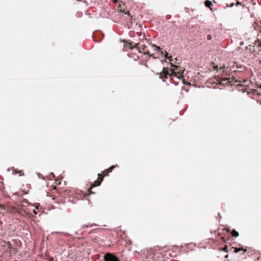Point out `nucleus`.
Returning a JSON list of instances; mask_svg holds the SVG:
<instances>
[{"instance_id":"f257e3e1","label":"nucleus","mask_w":261,"mask_h":261,"mask_svg":"<svg viewBox=\"0 0 261 261\" xmlns=\"http://www.w3.org/2000/svg\"><path fill=\"white\" fill-rule=\"evenodd\" d=\"M105 261H120L118 257H117L114 254L111 253H107L103 256Z\"/></svg>"},{"instance_id":"f03ea898","label":"nucleus","mask_w":261,"mask_h":261,"mask_svg":"<svg viewBox=\"0 0 261 261\" xmlns=\"http://www.w3.org/2000/svg\"><path fill=\"white\" fill-rule=\"evenodd\" d=\"M173 68L170 69V71L172 75L176 76L178 78H180V76H182L181 73L179 70H177L178 67L176 66H173Z\"/></svg>"},{"instance_id":"7ed1b4c3","label":"nucleus","mask_w":261,"mask_h":261,"mask_svg":"<svg viewBox=\"0 0 261 261\" xmlns=\"http://www.w3.org/2000/svg\"><path fill=\"white\" fill-rule=\"evenodd\" d=\"M231 251H232L233 252L238 253L239 252H242V254H244V252H246L247 251L246 249H244L243 248H234V247H231L230 248Z\"/></svg>"},{"instance_id":"20e7f679","label":"nucleus","mask_w":261,"mask_h":261,"mask_svg":"<svg viewBox=\"0 0 261 261\" xmlns=\"http://www.w3.org/2000/svg\"><path fill=\"white\" fill-rule=\"evenodd\" d=\"M151 48L153 50H159L161 55H164V51L161 50V48L159 46H158L156 45H152L151 46Z\"/></svg>"},{"instance_id":"39448f33","label":"nucleus","mask_w":261,"mask_h":261,"mask_svg":"<svg viewBox=\"0 0 261 261\" xmlns=\"http://www.w3.org/2000/svg\"><path fill=\"white\" fill-rule=\"evenodd\" d=\"M205 5L206 7L210 8L212 11L213 10V9L211 8V6H213V4L211 1L206 0L205 1Z\"/></svg>"},{"instance_id":"423d86ee","label":"nucleus","mask_w":261,"mask_h":261,"mask_svg":"<svg viewBox=\"0 0 261 261\" xmlns=\"http://www.w3.org/2000/svg\"><path fill=\"white\" fill-rule=\"evenodd\" d=\"M115 167V166L114 165H112L111 166H110L109 169H108L106 171V173L105 174V175H108V173L109 172H112V170Z\"/></svg>"},{"instance_id":"0eeeda50","label":"nucleus","mask_w":261,"mask_h":261,"mask_svg":"<svg viewBox=\"0 0 261 261\" xmlns=\"http://www.w3.org/2000/svg\"><path fill=\"white\" fill-rule=\"evenodd\" d=\"M231 234L233 237H237L239 236V232L236 230L233 229L232 231Z\"/></svg>"},{"instance_id":"6e6552de","label":"nucleus","mask_w":261,"mask_h":261,"mask_svg":"<svg viewBox=\"0 0 261 261\" xmlns=\"http://www.w3.org/2000/svg\"><path fill=\"white\" fill-rule=\"evenodd\" d=\"M101 180L100 181H99V180L95 181V182H94V186H99L100 185V184H101Z\"/></svg>"},{"instance_id":"1a4fd4ad","label":"nucleus","mask_w":261,"mask_h":261,"mask_svg":"<svg viewBox=\"0 0 261 261\" xmlns=\"http://www.w3.org/2000/svg\"><path fill=\"white\" fill-rule=\"evenodd\" d=\"M207 38L208 40H211L212 38V36L211 35H208L207 36Z\"/></svg>"},{"instance_id":"9d476101","label":"nucleus","mask_w":261,"mask_h":261,"mask_svg":"<svg viewBox=\"0 0 261 261\" xmlns=\"http://www.w3.org/2000/svg\"><path fill=\"white\" fill-rule=\"evenodd\" d=\"M229 79L228 78H223L221 79L222 81H228Z\"/></svg>"},{"instance_id":"9b49d317","label":"nucleus","mask_w":261,"mask_h":261,"mask_svg":"<svg viewBox=\"0 0 261 261\" xmlns=\"http://www.w3.org/2000/svg\"><path fill=\"white\" fill-rule=\"evenodd\" d=\"M227 248H228V246L225 245V247L223 248V250H224V251H226L227 252Z\"/></svg>"},{"instance_id":"f8f14e48","label":"nucleus","mask_w":261,"mask_h":261,"mask_svg":"<svg viewBox=\"0 0 261 261\" xmlns=\"http://www.w3.org/2000/svg\"><path fill=\"white\" fill-rule=\"evenodd\" d=\"M140 48H141V49H144V46H143V45H141V46H140Z\"/></svg>"},{"instance_id":"ddd939ff","label":"nucleus","mask_w":261,"mask_h":261,"mask_svg":"<svg viewBox=\"0 0 261 261\" xmlns=\"http://www.w3.org/2000/svg\"><path fill=\"white\" fill-rule=\"evenodd\" d=\"M33 213L35 214H37V212H36V210H33Z\"/></svg>"},{"instance_id":"4468645a","label":"nucleus","mask_w":261,"mask_h":261,"mask_svg":"<svg viewBox=\"0 0 261 261\" xmlns=\"http://www.w3.org/2000/svg\"><path fill=\"white\" fill-rule=\"evenodd\" d=\"M41 174L40 173H38V176L40 178Z\"/></svg>"},{"instance_id":"2eb2a0df","label":"nucleus","mask_w":261,"mask_h":261,"mask_svg":"<svg viewBox=\"0 0 261 261\" xmlns=\"http://www.w3.org/2000/svg\"><path fill=\"white\" fill-rule=\"evenodd\" d=\"M225 68V66H223V67H221L220 69H223Z\"/></svg>"},{"instance_id":"dca6fc26","label":"nucleus","mask_w":261,"mask_h":261,"mask_svg":"<svg viewBox=\"0 0 261 261\" xmlns=\"http://www.w3.org/2000/svg\"><path fill=\"white\" fill-rule=\"evenodd\" d=\"M240 4H241V3H240V2H238L237 3V5H240Z\"/></svg>"},{"instance_id":"f3484780","label":"nucleus","mask_w":261,"mask_h":261,"mask_svg":"<svg viewBox=\"0 0 261 261\" xmlns=\"http://www.w3.org/2000/svg\"><path fill=\"white\" fill-rule=\"evenodd\" d=\"M137 45H138V44H137V43L135 44V46H134V47H135V46H137Z\"/></svg>"},{"instance_id":"a211bd4d","label":"nucleus","mask_w":261,"mask_h":261,"mask_svg":"<svg viewBox=\"0 0 261 261\" xmlns=\"http://www.w3.org/2000/svg\"><path fill=\"white\" fill-rule=\"evenodd\" d=\"M146 54H149L148 52H146V53H144V55H146Z\"/></svg>"},{"instance_id":"6ab92c4d","label":"nucleus","mask_w":261,"mask_h":261,"mask_svg":"<svg viewBox=\"0 0 261 261\" xmlns=\"http://www.w3.org/2000/svg\"><path fill=\"white\" fill-rule=\"evenodd\" d=\"M218 65H217V66L215 67V68H216V69H218Z\"/></svg>"},{"instance_id":"aec40b11","label":"nucleus","mask_w":261,"mask_h":261,"mask_svg":"<svg viewBox=\"0 0 261 261\" xmlns=\"http://www.w3.org/2000/svg\"><path fill=\"white\" fill-rule=\"evenodd\" d=\"M225 257L226 258H227V257H228V255H226L225 256Z\"/></svg>"},{"instance_id":"412c9836","label":"nucleus","mask_w":261,"mask_h":261,"mask_svg":"<svg viewBox=\"0 0 261 261\" xmlns=\"http://www.w3.org/2000/svg\"><path fill=\"white\" fill-rule=\"evenodd\" d=\"M51 174L53 175V177H55V175H54L53 173H51Z\"/></svg>"},{"instance_id":"4be33fe9","label":"nucleus","mask_w":261,"mask_h":261,"mask_svg":"<svg viewBox=\"0 0 261 261\" xmlns=\"http://www.w3.org/2000/svg\"><path fill=\"white\" fill-rule=\"evenodd\" d=\"M233 5H234L233 4H231L230 6L232 7L233 6Z\"/></svg>"},{"instance_id":"5701e85b","label":"nucleus","mask_w":261,"mask_h":261,"mask_svg":"<svg viewBox=\"0 0 261 261\" xmlns=\"http://www.w3.org/2000/svg\"><path fill=\"white\" fill-rule=\"evenodd\" d=\"M165 53H166V55H167L168 54L166 53V51H165Z\"/></svg>"},{"instance_id":"b1692460","label":"nucleus","mask_w":261,"mask_h":261,"mask_svg":"<svg viewBox=\"0 0 261 261\" xmlns=\"http://www.w3.org/2000/svg\"><path fill=\"white\" fill-rule=\"evenodd\" d=\"M166 56H167L166 55L165 56V58H167Z\"/></svg>"},{"instance_id":"393cba45","label":"nucleus","mask_w":261,"mask_h":261,"mask_svg":"<svg viewBox=\"0 0 261 261\" xmlns=\"http://www.w3.org/2000/svg\"><path fill=\"white\" fill-rule=\"evenodd\" d=\"M237 68H241V66L239 67V66H237Z\"/></svg>"},{"instance_id":"a878e982","label":"nucleus","mask_w":261,"mask_h":261,"mask_svg":"<svg viewBox=\"0 0 261 261\" xmlns=\"http://www.w3.org/2000/svg\"><path fill=\"white\" fill-rule=\"evenodd\" d=\"M243 44V43H240V44L242 45Z\"/></svg>"},{"instance_id":"bb28decb","label":"nucleus","mask_w":261,"mask_h":261,"mask_svg":"<svg viewBox=\"0 0 261 261\" xmlns=\"http://www.w3.org/2000/svg\"><path fill=\"white\" fill-rule=\"evenodd\" d=\"M139 52H140V53L141 52V51H140V49H139Z\"/></svg>"}]
</instances>
